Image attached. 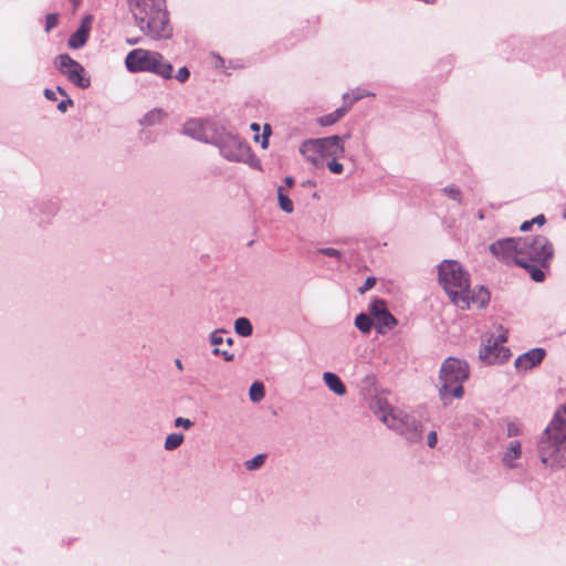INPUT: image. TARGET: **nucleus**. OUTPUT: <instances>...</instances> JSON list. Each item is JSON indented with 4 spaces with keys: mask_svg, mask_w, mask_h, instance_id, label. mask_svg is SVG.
I'll list each match as a JSON object with an SVG mask.
<instances>
[{
    "mask_svg": "<svg viewBox=\"0 0 566 566\" xmlns=\"http://www.w3.org/2000/svg\"><path fill=\"white\" fill-rule=\"evenodd\" d=\"M438 281L459 310H480L490 302V292L484 286L470 287V274L459 261L443 260L438 265Z\"/></svg>",
    "mask_w": 566,
    "mask_h": 566,
    "instance_id": "1",
    "label": "nucleus"
},
{
    "mask_svg": "<svg viewBox=\"0 0 566 566\" xmlns=\"http://www.w3.org/2000/svg\"><path fill=\"white\" fill-rule=\"evenodd\" d=\"M541 462L556 471L566 467V406L558 409L537 441Z\"/></svg>",
    "mask_w": 566,
    "mask_h": 566,
    "instance_id": "2",
    "label": "nucleus"
},
{
    "mask_svg": "<svg viewBox=\"0 0 566 566\" xmlns=\"http://www.w3.org/2000/svg\"><path fill=\"white\" fill-rule=\"evenodd\" d=\"M138 28L154 40L169 39L172 28L165 0H128Z\"/></svg>",
    "mask_w": 566,
    "mask_h": 566,
    "instance_id": "3",
    "label": "nucleus"
},
{
    "mask_svg": "<svg viewBox=\"0 0 566 566\" xmlns=\"http://www.w3.org/2000/svg\"><path fill=\"white\" fill-rule=\"evenodd\" d=\"M370 409L388 429L395 431L408 443H419L422 440V423L412 415L392 408L389 402L376 397L370 402Z\"/></svg>",
    "mask_w": 566,
    "mask_h": 566,
    "instance_id": "4",
    "label": "nucleus"
},
{
    "mask_svg": "<svg viewBox=\"0 0 566 566\" xmlns=\"http://www.w3.org/2000/svg\"><path fill=\"white\" fill-rule=\"evenodd\" d=\"M469 376L470 366L467 360L450 356L442 361L436 387L444 407L450 406L453 399L463 398V384Z\"/></svg>",
    "mask_w": 566,
    "mask_h": 566,
    "instance_id": "5",
    "label": "nucleus"
},
{
    "mask_svg": "<svg viewBox=\"0 0 566 566\" xmlns=\"http://www.w3.org/2000/svg\"><path fill=\"white\" fill-rule=\"evenodd\" d=\"M211 145L219 149V154L230 163H243L252 168L261 170V163L254 156L250 145L233 130L220 123Z\"/></svg>",
    "mask_w": 566,
    "mask_h": 566,
    "instance_id": "6",
    "label": "nucleus"
},
{
    "mask_svg": "<svg viewBox=\"0 0 566 566\" xmlns=\"http://www.w3.org/2000/svg\"><path fill=\"white\" fill-rule=\"evenodd\" d=\"M349 135H346L347 138ZM300 153L315 168L325 166L328 159H337L345 154L344 137L333 135L328 137L306 139L300 146Z\"/></svg>",
    "mask_w": 566,
    "mask_h": 566,
    "instance_id": "7",
    "label": "nucleus"
},
{
    "mask_svg": "<svg viewBox=\"0 0 566 566\" xmlns=\"http://www.w3.org/2000/svg\"><path fill=\"white\" fill-rule=\"evenodd\" d=\"M126 69L129 72H150L165 80L172 77V65L163 54L156 51L135 49L125 59Z\"/></svg>",
    "mask_w": 566,
    "mask_h": 566,
    "instance_id": "8",
    "label": "nucleus"
},
{
    "mask_svg": "<svg viewBox=\"0 0 566 566\" xmlns=\"http://www.w3.org/2000/svg\"><path fill=\"white\" fill-rule=\"evenodd\" d=\"M497 332V335L486 332L481 337L479 359L484 365H501L511 356L510 349L503 345L507 340V331L499 325Z\"/></svg>",
    "mask_w": 566,
    "mask_h": 566,
    "instance_id": "9",
    "label": "nucleus"
},
{
    "mask_svg": "<svg viewBox=\"0 0 566 566\" xmlns=\"http://www.w3.org/2000/svg\"><path fill=\"white\" fill-rule=\"evenodd\" d=\"M554 256V247L545 235H527L522 238L517 262H536L549 266Z\"/></svg>",
    "mask_w": 566,
    "mask_h": 566,
    "instance_id": "10",
    "label": "nucleus"
},
{
    "mask_svg": "<svg viewBox=\"0 0 566 566\" xmlns=\"http://www.w3.org/2000/svg\"><path fill=\"white\" fill-rule=\"evenodd\" d=\"M54 66L76 87L85 90L91 86V78L86 75L84 66L69 54H59L54 59Z\"/></svg>",
    "mask_w": 566,
    "mask_h": 566,
    "instance_id": "11",
    "label": "nucleus"
},
{
    "mask_svg": "<svg viewBox=\"0 0 566 566\" xmlns=\"http://www.w3.org/2000/svg\"><path fill=\"white\" fill-rule=\"evenodd\" d=\"M220 122L208 118H190L182 127V133L199 142L211 144Z\"/></svg>",
    "mask_w": 566,
    "mask_h": 566,
    "instance_id": "12",
    "label": "nucleus"
},
{
    "mask_svg": "<svg viewBox=\"0 0 566 566\" xmlns=\"http://www.w3.org/2000/svg\"><path fill=\"white\" fill-rule=\"evenodd\" d=\"M522 238H505L493 242L490 245V252L504 262H514L517 264V256H520Z\"/></svg>",
    "mask_w": 566,
    "mask_h": 566,
    "instance_id": "13",
    "label": "nucleus"
},
{
    "mask_svg": "<svg viewBox=\"0 0 566 566\" xmlns=\"http://www.w3.org/2000/svg\"><path fill=\"white\" fill-rule=\"evenodd\" d=\"M60 205L55 199H43L35 201L30 208L31 213L34 216L35 221L40 226L48 224L51 219L59 212Z\"/></svg>",
    "mask_w": 566,
    "mask_h": 566,
    "instance_id": "14",
    "label": "nucleus"
},
{
    "mask_svg": "<svg viewBox=\"0 0 566 566\" xmlns=\"http://www.w3.org/2000/svg\"><path fill=\"white\" fill-rule=\"evenodd\" d=\"M210 343L214 347L212 350L213 355H221L226 361H231L233 359L234 355L227 348H222V344H226L229 347L233 344V338L227 331L218 329L211 333Z\"/></svg>",
    "mask_w": 566,
    "mask_h": 566,
    "instance_id": "15",
    "label": "nucleus"
},
{
    "mask_svg": "<svg viewBox=\"0 0 566 566\" xmlns=\"http://www.w3.org/2000/svg\"><path fill=\"white\" fill-rule=\"evenodd\" d=\"M546 352L542 347L530 349L515 359V368L520 371H527L542 363Z\"/></svg>",
    "mask_w": 566,
    "mask_h": 566,
    "instance_id": "16",
    "label": "nucleus"
},
{
    "mask_svg": "<svg viewBox=\"0 0 566 566\" xmlns=\"http://www.w3.org/2000/svg\"><path fill=\"white\" fill-rule=\"evenodd\" d=\"M521 457L522 443L518 440H512L507 443L501 455V463L505 469L514 470L520 467L518 460Z\"/></svg>",
    "mask_w": 566,
    "mask_h": 566,
    "instance_id": "17",
    "label": "nucleus"
},
{
    "mask_svg": "<svg viewBox=\"0 0 566 566\" xmlns=\"http://www.w3.org/2000/svg\"><path fill=\"white\" fill-rule=\"evenodd\" d=\"M91 21L90 18H86L82 21L81 25L73 32L67 41V45L77 50L81 49L87 41L90 36Z\"/></svg>",
    "mask_w": 566,
    "mask_h": 566,
    "instance_id": "18",
    "label": "nucleus"
},
{
    "mask_svg": "<svg viewBox=\"0 0 566 566\" xmlns=\"http://www.w3.org/2000/svg\"><path fill=\"white\" fill-rule=\"evenodd\" d=\"M323 379L328 389L333 391L335 395L343 396L346 394V386L344 385L338 375L332 371H325L323 374Z\"/></svg>",
    "mask_w": 566,
    "mask_h": 566,
    "instance_id": "19",
    "label": "nucleus"
},
{
    "mask_svg": "<svg viewBox=\"0 0 566 566\" xmlns=\"http://www.w3.org/2000/svg\"><path fill=\"white\" fill-rule=\"evenodd\" d=\"M517 265L525 269L533 281L539 283L545 280L544 269L548 266L539 265L536 262H517Z\"/></svg>",
    "mask_w": 566,
    "mask_h": 566,
    "instance_id": "20",
    "label": "nucleus"
},
{
    "mask_svg": "<svg viewBox=\"0 0 566 566\" xmlns=\"http://www.w3.org/2000/svg\"><path fill=\"white\" fill-rule=\"evenodd\" d=\"M369 312L373 318H395V316L388 311L387 304L384 300H374L369 304Z\"/></svg>",
    "mask_w": 566,
    "mask_h": 566,
    "instance_id": "21",
    "label": "nucleus"
},
{
    "mask_svg": "<svg viewBox=\"0 0 566 566\" xmlns=\"http://www.w3.org/2000/svg\"><path fill=\"white\" fill-rule=\"evenodd\" d=\"M167 114L161 108H154L147 112L140 119L139 124L142 126H154L159 124Z\"/></svg>",
    "mask_w": 566,
    "mask_h": 566,
    "instance_id": "22",
    "label": "nucleus"
},
{
    "mask_svg": "<svg viewBox=\"0 0 566 566\" xmlns=\"http://www.w3.org/2000/svg\"><path fill=\"white\" fill-rule=\"evenodd\" d=\"M184 440L185 437L182 433L174 432L166 437L164 447L167 451H172L179 448L182 444Z\"/></svg>",
    "mask_w": 566,
    "mask_h": 566,
    "instance_id": "23",
    "label": "nucleus"
},
{
    "mask_svg": "<svg viewBox=\"0 0 566 566\" xmlns=\"http://www.w3.org/2000/svg\"><path fill=\"white\" fill-rule=\"evenodd\" d=\"M265 389L262 382L254 381L249 390L250 400L252 402H259L264 398Z\"/></svg>",
    "mask_w": 566,
    "mask_h": 566,
    "instance_id": "24",
    "label": "nucleus"
},
{
    "mask_svg": "<svg viewBox=\"0 0 566 566\" xmlns=\"http://www.w3.org/2000/svg\"><path fill=\"white\" fill-rule=\"evenodd\" d=\"M441 191L443 192V195L449 197L451 200L458 202L459 205L462 203L463 196H462V191L460 190L459 187H457L454 185H450V186L443 187L441 189Z\"/></svg>",
    "mask_w": 566,
    "mask_h": 566,
    "instance_id": "25",
    "label": "nucleus"
},
{
    "mask_svg": "<svg viewBox=\"0 0 566 566\" xmlns=\"http://www.w3.org/2000/svg\"><path fill=\"white\" fill-rule=\"evenodd\" d=\"M277 200H279L280 208L284 212H286V213L293 212V210H294L293 202L286 195L283 193V187H279V189H277Z\"/></svg>",
    "mask_w": 566,
    "mask_h": 566,
    "instance_id": "26",
    "label": "nucleus"
},
{
    "mask_svg": "<svg viewBox=\"0 0 566 566\" xmlns=\"http://www.w3.org/2000/svg\"><path fill=\"white\" fill-rule=\"evenodd\" d=\"M398 322L399 321H375V331L379 335H386L397 326Z\"/></svg>",
    "mask_w": 566,
    "mask_h": 566,
    "instance_id": "27",
    "label": "nucleus"
},
{
    "mask_svg": "<svg viewBox=\"0 0 566 566\" xmlns=\"http://www.w3.org/2000/svg\"><path fill=\"white\" fill-rule=\"evenodd\" d=\"M234 328L238 335L247 337L252 334L251 321H234Z\"/></svg>",
    "mask_w": 566,
    "mask_h": 566,
    "instance_id": "28",
    "label": "nucleus"
},
{
    "mask_svg": "<svg viewBox=\"0 0 566 566\" xmlns=\"http://www.w3.org/2000/svg\"><path fill=\"white\" fill-rule=\"evenodd\" d=\"M368 96H375V93L363 88H356L352 93H349V98L347 99V102L349 103L350 106H353L356 102Z\"/></svg>",
    "mask_w": 566,
    "mask_h": 566,
    "instance_id": "29",
    "label": "nucleus"
},
{
    "mask_svg": "<svg viewBox=\"0 0 566 566\" xmlns=\"http://www.w3.org/2000/svg\"><path fill=\"white\" fill-rule=\"evenodd\" d=\"M266 459V454H256L250 460H247L244 462V467L247 470L252 471L259 469L261 465H263L264 461Z\"/></svg>",
    "mask_w": 566,
    "mask_h": 566,
    "instance_id": "30",
    "label": "nucleus"
},
{
    "mask_svg": "<svg viewBox=\"0 0 566 566\" xmlns=\"http://www.w3.org/2000/svg\"><path fill=\"white\" fill-rule=\"evenodd\" d=\"M349 98V93H345L343 95V101H344V105L337 109H335L333 113V115L335 116L336 120L338 122L340 118H343L345 116V114L350 109V105L349 103L347 102V99Z\"/></svg>",
    "mask_w": 566,
    "mask_h": 566,
    "instance_id": "31",
    "label": "nucleus"
},
{
    "mask_svg": "<svg viewBox=\"0 0 566 566\" xmlns=\"http://www.w3.org/2000/svg\"><path fill=\"white\" fill-rule=\"evenodd\" d=\"M316 253L326 255L328 258H333L337 261H342V259H343L342 251L334 249V248H321L316 251Z\"/></svg>",
    "mask_w": 566,
    "mask_h": 566,
    "instance_id": "32",
    "label": "nucleus"
},
{
    "mask_svg": "<svg viewBox=\"0 0 566 566\" xmlns=\"http://www.w3.org/2000/svg\"><path fill=\"white\" fill-rule=\"evenodd\" d=\"M355 326L364 334L370 333V331L375 329V321H354Z\"/></svg>",
    "mask_w": 566,
    "mask_h": 566,
    "instance_id": "33",
    "label": "nucleus"
},
{
    "mask_svg": "<svg viewBox=\"0 0 566 566\" xmlns=\"http://www.w3.org/2000/svg\"><path fill=\"white\" fill-rule=\"evenodd\" d=\"M522 433V428H521V424L518 422H515V421H510L507 422V426H506V436L509 438H512V437H517Z\"/></svg>",
    "mask_w": 566,
    "mask_h": 566,
    "instance_id": "34",
    "label": "nucleus"
},
{
    "mask_svg": "<svg viewBox=\"0 0 566 566\" xmlns=\"http://www.w3.org/2000/svg\"><path fill=\"white\" fill-rule=\"evenodd\" d=\"M325 166L335 175H339L344 171V166L334 158L326 160Z\"/></svg>",
    "mask_w": 566,
    "mask_h": 566,
    "instance_id": "35",
    "label": "nucleus"
},
{
    "mask_svg": "<svg viewBox=\"0 0 566 566\" xmlns=\"http://www.w3.org/2000/svg\"><path fill=\"white\" fill-rule=\"evenodd\" d=\"M59 17L56 13H49L45 17V32H50L57 25Z\"/></svg>",
    "mask_w": 566,
    "mask_h": 566,
    "instance_id": "36",
    "label": "nucleus"
},
{
    "mask_svg": "<svg viewBox=\"0 0 566 566\" xmlns=\"http://www.w3.org/2000/svg\"><path fill=\"white\" fill-rule=\"evenodd\" d=\"M190 76V71L187 66H182L180 67L177 73L175 74V78L179 82V83H185L188 81Z\"/></svg>",
    "mask_w": 566,
    "mask_h": 566,
    "instance_id": "37",
    "label": "nucleus"
},
{
    "mask_svg": "<svg viewBox=\"0 0 566 566\" xmlns=\"http://www.w3.org/2000/svg\"><path fill=\"white\" fill-rule=\"evenodd\" d=\"M335 123H337V120H336L335 116L333 115V113L326 114L318 118V124L321 126H331Z\"/></svg>",
    "mask_w": 566,
    "mask_h": 566,
    "instance_id": "38",
    "label": "nucleus"
},
{
    "mask_svg": "<svg viewBox=\"0 0 566 566\" xmlns=\"http://www.w3.org/2000/svg\"><path fill=\"white\" fill-rule=\"evenodd\" d=\"M376 284V279L374 276H368L364 283V285L358 287V292L360 294H364L365 292L369 291L374 285Z\"/></svg>",
    "mask_w": 566,
    "mask_h": 566,
    "instance_id": "39",
    "label": "nucleus"
},
{
    "mask_svg": "<svg viewBox=\"0 0 566 566\" xmlns=\"http://www.w3.org/2000/svg\"><path fill=\"white\" fill-rule=\"evenodd\" d=\"M175 426L184 429H190L193 426V422L188 418L178 417L175 419Z\"/></svg>",
    "mask_w": 566,
    "mask_h": 566,
    "instance_id": "40",
    "label": "nucleus"
},
{
    "mask_svg": "<svg viewBox=\"0 0 566 566\" xmlns=\"http://www.w3.org/2000/svg\"><path fill=\"white\" fill-rule=\"evenodd\" d=\"M73 105V99L71 97H66L65 99H62L59 104H57V109L61 112V113H65L67 111L69 107H71Z\"/></svg>",
    "mask_w": 566,
    "mask_h": 566,
    "instance_id": "41",
    "label": "nucleus"
},
{
    "mask_svg": "<svg viewBox=\"0 0 566 566\" xmlns=\"http://www.w3.org/2000/svg\"><path fill=\"white\" fill-rule=\"evenodd\" d=\"M438 442V436L434 430L430 431L427 436V444L429 448H434Z\"/></svg>",
    "mask_w": 566,
    "mask_h": 566,
    "instance_id": "42",
    "label": "nucleus"
},
{
    "mask_svg": "<svg viewBox=\"0 0 566 566\" xmlns=\"http://www.w3.org/2000/svg\"><path fill=\"white\" fill-rule=\"evenodd\" d=\"M271 134V128L269 125L264 126L263 136H262V148H266L269 146V135Z\"/></svg>",
    "mask_w": 566,
    "mask_h": 566,
    "instance_id": "43",
    "label": "nucleus"
},
{
    "mask_svg": "<svg viewBox=\"0 0 566 566\" xmlns=\"http://www.w3.org/2000/svg\"><path fill=\"white\" fill-rule=\"evenodd\" d=\"M43 94L49 101H56V93L53 90L45 88Z\"/></svg>",
    "mask_w": 566,
    "mask_h": 566,
    "instance_id": "44",
    "label": "nucleus"
},
{
    "mask_svg": "<svg viewBox=\"0 0 566 566\" xmlns=\"http://www.w3.org/2000/svg\"><path fill=\"white\" fill-rule=\"evenodd\" d=\"M531 221L533 224L536 223L538 226H543L545 223L546 219H545L544 214H538L535 218H533Z\"/></svg>",
    "mask_w": 566,
    "mask_h": 566,
    "instance_id": "45",
    "label": "nucleus"
},
{
    "mask_svg": "<svg viewBox=\"0 0 566 566\" xmlns=\"http://www.w3.org/2000/svg\"><path fill=\"white\" fill-rule=\"evenodd\" d=\"M532 226H533V223H532L531 220L530 221H524L521 224L520 230L523 231V232H526V231L531 230Z\"/></svg>",
    "mask_w": 566,
    "mask_h": 566,
    "instance_id": "46",
    "label": "nucleus"
},
{
    "mask_svg": "<svg viewBox=\"0 0 566 566\" xmlns=\"http://www.w3.org/2000/svg\"><path fill=\"white\" fill-rule=\"evenodd\" d=\"M284 184H285V186H286L287 188L293 187V185H294V179H293V177H291V176L285 177V179H284Z\"/></svg>",
    "mask_w": 566,
    "mask_h": 566,
    "instance_id": "47",
    "label": "nucleus"
},
{
    "mask_svg": "<svg viewBox=\"0 0 566 566\" xmlns=\"http://www.w3.org/2000/svg\"><path fill=\"white\" fill-rule=\"evenodd\" d=\"M56 91H57L61 95H63V96H65V97H69V95H67L66 91H65L62 86H57V87H56Z\"/></svg>",
    "mask_w": 566,
    "mask_h": 566,
    "instance_id": "48",
    "label": "nucleus"
},
{
    "mask_svg": "<svg viewBox=\"0 0 566 566\" xmlns=\"http://www.w3.org/2000/svg\"><path fill=\"white\" fill-rule=\"evenodd\" d=\"M175 365L176 367L179 369V370H182L184 366H182V361L179 359V358H176L175 359Z\"/></svg>",
    "mask_w": 566,
    "mask_h": 566,
    "instance_id": "49",
    "label": "nucleus"
},
{
    "mask_svg": "<svg viewBox=\"0 0 566 566\" xmlns=\"http://www.w3.org/2000/svg\"><path fill=\"white\" fill-rule=\"evenodd\" d=\"M303 186L304 187H315L316 182L313 180H307V181L303 182Z\"/></svg>",
    "mask_w": 566,
    "mask_h": 566,
    "instance_id": "50",
    "label": "nucleus"
},
{
    "mask_svg": "<svg viewBox=\"0 0 566 566\" xmlns=\"http://www.w3.org/2000/svg\"><path fill=\"white\" fill-rule=\"evenodd\" d=\"M355 318H370V316L367 313H359Z\"/></svg>",
    "mask_w": 566,
    "mask_h": 566,
    "instance_id": "51",
    "label": "nucleus"
},
{
    "mask_svg": "<svg viewBox=\"0 0 566 566\" xmlns=\"http://www.w3.org/2000/svg\"><path fill=\"white\" fill-rule=\"evenodd\" d=\"M250 128H251V130L258 132V130H259V128H260V126H259V124H256V123H252V124L250 125Z\"/></svg>",
    "mask_w": 566,
    "mask_h": 566,
    "instance_id": "52",
    "label": "nucleus"
},
{
    "mask_svg": "<svg viewBox=\"0 0 566 566\" xmlns=\"http://www.w3.org/2000/svg\"><path fill=\"white\" fill-rule=\"evenodd\" d=\"M127 42L130 44V45H134L138 42L137 39H128Z\"/></svg>",
    "mask_w": 566,
    "mask_h": 566,
    "instance_id": "53",
    "label": "nucleus"
},
{
    "mask_svg": "<svg viewBox=\"0 0 566 566\" xmlns=\"http://www.w3.org/2000/svg\"><path fill=\"white\" fill-rule=\"evenodd\" d=\"M70 2H72L74 6H77L80 0H69Z\"/></svg>",
    "mask_w": 566,
    "mask_h": 566,
    "instance_id": "54",
    "label": "nucleus"
}]
</instances>
